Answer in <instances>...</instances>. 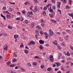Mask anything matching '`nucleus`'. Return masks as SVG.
<instances>
[{
    "label": "nucleus",
    "instance_id": "f257e3e1",
    "mask_svg": "<svg viewBox=\"0 0 73 73\" xmlns=\"http://www.w3.org/2000/svg\"><path fill=\"white\" fill-rule=\"evenodd\" d=\"M49 36L50 37L51 36H52L53 35V32L52 31L51 29H50L49 30Z\"/></svg>",
    "mask_w": 73,
    "mask_h": 73
},
{
    "label": "nucleus",
    "instance_id": "f03ea898",
    "mask_svg": "<svg viewBox=\"0 0 73 73\" xmlns=\"http://www.w3.org/2000/svg\"><path fill=\"white\" fill-rule=\"evenodd\" d=\"M35 42L33 41H31L29 43H28L29 45H35Z\"/></svg>",
    "mask_w": 73,
    "mask_h": 73
},
{
    "label": "nucleus",
    "instance_id": "7ed1b4c3",
    "mask_svg": "<svg viewBox=\"0 0 73 73\" xmlns=\"http://www.w3.org/2000/svg\"><path fill=\"white\" fill-rule=\"evenodd\" d=\"M3 49L5 50H8V46L6 44L3 47Z\"/></svg>",
    "mask_w": 73,
    "mask_h": 73
},
{
    "label": "nucleus",
    "instance_id": "20e7f679",
    "mask_svg": "<svg viewBox=\"0 0 73 73\" xmlns=\"http://www.w3.org/2000/svg\"><path fill=\"white\" fill-rule=\"evenodd\" d=\"M39 42L40 44H43L44 43V40H40Z\"/></svg>",
    "mask_w": 73,
    "mask_h": 73
},
{
    "label": "nucleus",
    "instance_id": "39448f33",
    "mask_svg": "<svg viewBox=\"0 0 73 73\" xmlns=\"http://www.w3.org/2000/svg\"><path fill=\"white\" fill-rule=\"evenodd\" d=\"M64 54H65V55L68 56H70V54H69V52H67V53L66 54V52L65 51H64Z\"/></svg>",
    "mask_w": 73,
    "mask_h": 73
},
{
    "label": "nucleus",
    "instance_id": "423d86ee",
    "mask_svg": "<svg viewBox=\"0 0 73 73\" xmlns=\"http://www.w3.org/2000/svg\"><path fill=\"white\" fill-rule=\"evenodd\" d=\"M35 25V23H32L31 24V28H33L34 26Z\"/></svg>",
    "mask_w": 73,
    "mask_h": 73
},
{
    "label": "nucleus",
    "instance_id": "0eeeda50",
    "mask_svg": "<svg viewBox=\"0 0 73 73\" xmlns=\"http://www.w3.org/2000/svg\"><path fill=\"white\" fill-rule=\"evenodd\" d=\"M27 66H29V67H31L32 65H31V64L30 62H28L27 64Z\"/></svg>",
    "mask_w": 73,
    "mask_h": 73
},
{
    "label": "nucleus",
    "instance_id": "6e6552de",
    "mask_svg": "<svg viewBox=\"0 0 73 73\" xmlns=\"http://www.w3.org/2000/svg\"><path fill=\"white\" fill-rule=\"evenodd\" d=\"M36 28H38V30L41 31L42 29V28L41 27H39V26H38L36 27Z\"/></svg>",
    "mask_w": 73,
    "mask_h": 73
},
{
    "label": "nucleus",
    "instance_id": "1a4fd4ad",
    "mask_svg": "<svg viewBox=\"0 0 73 73\" xmlns=\"http://www.w3.org/2000/svg\"><path fill=\"white\" fill-rule=\"evenodd\" d=\"M6 17L7 19H10L11 18V16L8 15H7L6 16Z\"/></svg>",
    "mask_w": 73,
    "mask_h": 73
},
{
    "label": "nucleus",
    "instance_id": "9d476101",
    "mask_svg": "<svg viewBox=\"0 0 73 73\" xmlns=\"http://www.w3.org/2000/svg\"><path fill=\"white\" fill-rule=\"evenodd\" d=\"M57 3L58 4V8L59 9V8H60V5H61V2H58Z\"/></svg>",
    "mask_w": 73,
    "mask_h": 73
},
{
    "label": "nucleus",
    "instance_id": "9b49d317",
    "mask_svg": "<svg viewBox=\"0 0 73 73\" xmlns=\"http://www.w3.org/2000/svg\"><path fill=\"white\" fill-rule=\"evenodd\" d=\"M55 64H56L57 67H58V66L61 65V64H60V63L59 62H56L55 63Z\"/></svg>",
    "mask_w": 73,
    "mask_h": 73
},
{
    "label": "nucleus",
    "instance_id": "f8f14e48",
    "mask_svg": "<svg viewBox=\"0 0 73 73\" xmlns=\"http://www.w3.org/2000/svg\"><path fill=\"white\" fill-rule=\"evenodd\" d=\"M52 42L53 44H54V45H57V41L56 40H55V41H53Z\"/></svg>",
    "mask_w": 73,
    "mask_h": 73
},
{
    "label": "nucleus",
    "instance_id": "ddd939ff",
    "mask_svg": "<svg viewBox=\"0 0 73 73\" xmlns=\"http://www.w3.org/2000/svg\"><path fill=\"white\" fill-rule=\"evenodd\" d=\"M24 52L25 54H28V52H29L28 50H24Z\"/></svg>",
    "mask_w": 73,
    "mask_h": 73
},
{
    "label": "nucleus",
    "instance_id": "4468645a",
    "mask_svg": "<svg viewBox=\"0 0 73 73\" xmlns=\"http://www.w3.org/2000/svg\"><path fill=\"white\" fill-rule=\"evenodd\" d=\"M57 48H58L59 50H61V46H60L59 45H57Z\"/></svg>",
    "mask_w": 73,
    "mask_h": 73
},
{
    "label": "nucleus",
    "instance_id": "2eb2a0df",
    "mask_svg": "<svg viewBox=\"0 0 73 73\" xmlns=\"http://www.w3.org/2000/svg\"><path fill=\"white\" fill-rule=\"evenodd\" d=\"M11 61H8L7 62V65H11Z\"/></svg>",
    "mask_w": 73,
    "mask_h": 73
},
{
    "label": "nucleus",
    "instance_id": "dca6fc26",
    "mask_svg": "<svg viewBox=\"0 0 73 73\" xmlns=\"http://www.w3.org/2000/svg\"><path fill=\"white\" fill-rule=\"evenodd\" d=\"M50 61L52 62H54V58H51L50 59Z\"/></svg>",
    "mask_w": 73,
    "mask_h": 73
},
{
    "label": "nucleus",
    "instance_id": "f3484780",
    "mask_svg": "<svg viewBox=\"0 0 73 73\" xmlns=\"http://www.w3.org/2000/svg\"><path fill=\"white\" fill-rule=\"evenodd\" d=\"M68 15L69 16H70L72 17L73 16V13H68Z\"/></svg>",
    "mask_w": 73,
    "mask_h": 73
},
{
    "label": "nucleus",
    "instance_id": "a211bd4d",
    "mask_svg": "<svg viewBox=\"0 0 73 73\" xmlns=\"http://www.w3.org/2000/svg\"><path fill=\"white\" fill-rule=\"evenodd\" d=\"M66 9H70V8H71V7H70L68 6V5H66Z\"/></svg>",
    "mask_w": 73,
    "mask_h": 73
},
{
    "label": "nucleus",
    "instance_id": "6ab92c4d",
    "mask_svg": "<svg viewBox=\"0 0 73 73\" xmlns=\"http://www.w3.org/2000/svg\"><path fill=\"white\" fill-rule=\"evenodd\" d=\"M24 23H25V24H27L28 23V21L27 20H26V21H25L24 22Z\"/></svg>",
    "mask_w": 73,
    "mask_h": 73
},
{
    "label": "nucleus",
    "instance_id": "aec40b11",
    "mask_svg": "<svg viewBox=\"0 0 73 73\" xmlns=\"http://www.w3.org/2000/svg\"><path fill=\"white\" fill-rule=\"evenodd\" d=\"M2 35H3V36H7V34H6L5 33H2Z\"/></svg>",
    "mask_w": 73,
    "mask_h": 73
},
{
    "label": "nucleus",
    "instance_id": "412c9836",
    "mask_svg": "<svg viewBox=\"0 0 73 73\" xmlns=\"http://www.w3.org/2000/svg\"><path fill=\"white\" fill-rule=\"evenodd\" d=\"M3 13H8V14H10V13H9L8 11H3Z\"/></svg>",
    "mask_w": 73,
    "mask_h": 73
},
{
    "label": "nucleus",
    "instance_id": "4be33fe9",
    "mask_svg": "<svg viewBox=\"0 0 73 73\" xmlns=\"http://www.w3.org/2000/svg\"><path fill=\"white\" fill-rule=\"evenodd\" d=\"M69 4L70 5H72L71 3H72V0H69Z\"/></svg>",
    "mask_w": 73,
    "mask_h": 73
},
{
    "label": "nucleus",
    "instance_id": "5701e85b",
    "mask_svg": "<svg viewBox=\"0 0 73 73\" xmlns=\"http://www.w3.org/2000/svg\"><path fill=\"white\" fill-rule=\"evenodd\" d=\"M52 3L53 4H55L56 3V0H52Z\"/></svg>",
    "mask_w": 73,
    "mask_h": 73
},
{
    "label": "nucleus",
    "instance_id": "b1692460",
    "mask_svg": "<svg viewBox=\"0 0 73 73\" xmlns=\"http://www.w3.org/2000/svg\"><path fill=\"white\" fill-rule=\"evenodd\" d=\"M15 38H17L19 37V36L17 35H14Z\"/></svg>",
    "mask_w": 73,
    "mask_h": 73
},
{
    "label": "nucleus",
    "instance_id": "393cba45",
    "mask_svg": "<svg viewBox=\"0 0 73 73\" xmlns=\"http://www.w3.org/2000/svg\"><path fill=\"white\" fill-rule=\"evenodd\" d=\"M7 27L9 29H12V27H11V26L10 25L8 26Z\"/></svg>",
    "mask_w": 73,
    "mask_h": 73
},
{
    "label": "nucleus",
    "instance_id": "a878e982",
    "mask_svg": "<svg viewBox=\"0 0 73 73\" xmlns=\"http://www.w3.org/2000/svg\"><path fill=\"white\" fill-rule=\"evenodd\" d=\"M9 12H11L13 11V9H12V8H10L9 9Z\"/></svg>",
    "mask_w": 73,
    "mask_h": 73
},
{
    "label": "nucleus",
    "instance_id": "bb28decb",
    "mask_svg": "<svg viewBox=\"0 0 73 73\" xmlns=\"http://www.w3.org/2000/svg\"><path fill=\"white\" fill-rule=\"evenodd\" d=\"M35 10L36 11V12H37L38 11V10H37V7L36 6L35 7Z\"/></svg>",
    "mask_w": 73,
    "mask_h": 73
},
{
    "label": "nucleus",
    "instance_id": "cd10ccee",
    "mask_svg": "<svg viewBox=\"0 0 73 73\" xmlns=\"http://www.w3.org/2000/svg\"><path fill=\"white\" fill-rule=\"evenodd\" d=\"M40 49H43L44 48H43L42 46L40 45Z\"/></svg>",
    "mask_w": 73,
    "mask_h": 73
},
{
    "label": "nucleus",
    "instance_id": "c85d7f7f",
    "mask_svg": "<svg viewBox=\"0 0 73 73\" xmlns=\"http://www.w3.org/2000/svg\"><path fill=\"white\" fill-rule=\"evenodd\" d=\"M17 61V60H16V59L15 58H14L13 60V62H16Z\"/></svg>",
    "mask_w": 73,
    "mask_h": 73
},
{
    "label": "nucleus",
    "instance_id": "c756f323",
    "mask_svg": "<svg viewBox=\"0 0 73 73\" xmlns=\"http://www.w3.org/2000/svg\"><path fill=\"white\" fill-rule=\"evenodd\" d=\"M33 65H36L37 64V62H34L33 64Z\"/></svg>",
    "mask_w": 73,
    "mask_h": 73
},
{
    "label": "nucleus",
    "instance_id": "7c9ffc66",
    "mask_svg": "<svg viewBox=\"0 0 73 73\" xmlns=\"http://www.w3.org/2000/svg\"><path fill=\"white\" fill-rule=\"evenodd\" d=\"M22 13H23V14H25V13H26V12L25 11L23 10L22 11Z\"/></svg>",
    "mask_w": 73,
    "mask_h": 73
},
{
    "label": "nucleus",
    "instance_id": "2f4dec72",
    "mask_svg": "<svg viewBox=\"0 0 73 73\" xmlns=\"http://www.w3.org/2000/svg\"><path fill=\"white\" fill-rule=\"evenodd\" d=\"M23 46L24 45L23 44V43H21V44L20 45V48H22V47H23Z\"/></svg>",
    "mask_w": 73,
    "mask_h": 73
},
{
    "label": "nucleus",
    "instance_id": "473e14b6",
    "mask_svg": "<svg viewBox=\"0 0 73 73\" xmlns=\"http://www.w3.org/2000/svg\"><path fill=\"white\" fill-rule=\"evenodd\" d=\"M21 19V18L20 17H17L16 18V20H19Z\"/></svg>",
    "mask_w": 73,
    "mask_h": 73
},
{
    "label": "nucleus",
    "instance_id": "72a5a7b5",
    "mask_svg": "<svg viewBox=\"0 0 73 73\" xmlns=\"http://www.w3.org/2000/svg\"><path fill=\"white\" fill-rule=\"evenodd\" d=\"M43 15H44V16H46V12L45 11H44L42 13Z\"/></svg>",
    "mask_w": 73,
    "mask_h": 73
},
{
    "label": "nucleus",
    "instance_id": "f704fd0d",
    "mask_svg": "<svg viewBox=\"0 0 73 73\" xmlns=\"http://www.w3.org/2000/svg\"><path fill=\"white\" fill-rule=\"evenodd\" d=\"M29 3L28 1L26 2L25 3V5H27L28 4H29Z\"/></svg>",
    "mask_w": 73,
    "mask_h": 73
},
{
    "label": "nucleus",
    "instance_id": "c9c22d12",
    "mask_svg": "<svg viewBox=\"0 0 73 73\" xmlns=\"http://www.w3.org/2000/svg\"><path fill=\"white\" fill-rule=\"evenodd\" d=\"M49 57H50V58H53V55H50V56Z\"/></svg>",
    "mask_w": 73,
    "mask_h": 73
},
{
    "label": "nucleus",
    "instance_id": "e433bc0d",
    "mask_svg": "<svg viewBox=\"0 0 73 73\" xmlns=\"http://www.w3.org/2000/svg\"><path fill=\"white\" fill-rule=\"evenodd\" d=\"M66 32H68V33H69V32H70V30L67 29Z\"/></svg>",
    "mask_w": 73,
    "mask_h": 73
},
{
    "label": "nucleus",
    "instance_id": "4c0bfd02",
    "mask_svg": "<svg viewBox=\"0 0 73 73\" xmlns=\"http://www.w3.org/2000/svg\"><path fill=\"white\" fill-rule=\"evenodd\" d=\"M47 70L48 71H50V70H51V68H48L47 69Z\"/></svg>",
    "mask_w": 73,
    "mask_h": 73
},
{
    "label": "nucleus",
    "instance_id": "58836bf2",
    "mask_svg": "<svg viewBox=\"0 0 73 73\" xmlns=\"http://www.w3.org/2000/svg\"><path fill=\"white\" fill-rule=\"evenodd\" d=\"M40 33L41 35H43L44 33V32H43V31H40Z\"/></svg>",
    "mask_w": 73,
    "mask_h": 73
},
{
    "label": "nucleus",
    "instance_id": "ea45409f",
    "mask_svg": "<svg viewBox=\"0 0 73 73\" xmlns=\"http://www.w3.org/2000/svg\"><path fill=\"white\" fill-rule=\"evenodd\" d=\"M15 66V65H14V64H12L10 65V66L11 67H13V66Z\"/></svg>",
    "mask_w": 73,
    "mask_h": 73
},
{
    "label": "nucleus",
    "instance_id": "a19ab883",
    "mask_svg": "<svg viewBox=\"0 0 73 73\" xmlns=\"http://www.w3.org/2000/svg\"><path fill=\"white\" fill-rule=\"evenodd\" d=\"M57 10L58 12H60V14L61 15V10H59V9H58Z\"/></svg>",
    "mask_w": 73,
    "mask_h": 73
},
{
    "label": "nucleus",
    "instance_id": "79ce46f5",
    "mask_svg": "<svg viewBox=\"0 0 73 73\" xmlns=\"http://www.w3.org/2000/svg\"><path fill=\"white\" fill-rule=\"evenodd\" d=\"M40 68H44V65H41Z\"/></svg>",
    "mask_w": 73,
    "mask_h": 73
},
{
    "label": "nucleus",
    "instance_id": "37998d69",
    "mask_svg": "<svg viewBox=\"0 0 73 73\" xmlns=\"http://www.w3.org/2000/svg\"><path fill=\"white\" fill-rule=\"evenodd\" d=\"M50 17L51 18H52L53 17V14H51L50 15Z\"/></svg>",
    "mask_w": 73,
    "mask_h": 73
},
{
    "label": "nucleus",
    "instance_id": "c03bdc74",
    "mask_svg": "<svg viewBox=\"0 0 73 73\" xmlns=\"http://www.w3.org/2000/svg\"><path fill=\"white\" fill-rule=\"evenodd\" d=\"M17 14H18L19 15H21V13L20 12H18L17 13Z\"/></svg>",
    "mask_w": 73,
    "mask_h": 73
},
{
    "label": "nucleus",
    "instance_id": "a18cd8bd",
    "mask_svg": "<svg viewBox=\"0 0 73 73\" xmlns=\"http://www.w3.org/2000/svg\"><path fill=\"white\" fill-rule=\"evenodd\" d=\"M40 21H41L40 22H41V23H44V21H43V20L42 19H41Z\"/></svg>",
    "mask_w": 73,
    "mask_h": 73
},
{
    "label": "nucleus",
    "instance_id": "49530a36",
    "mask_svg": "<svg viewBox=\"0 0 73 73\" xmlns=\"http://www.w3.org/2000/svg\"><path fill=\"white\" fill-rule=\"evenodd\" d=\"M47 9V8L46 7H44L43 8V10H44L45 11V10H46Z\"/></svg>",
    "mask_w": 73,
    "mask_h": 73
},
{
    "label": "nucleus",
    "instance_id": "de8ad7c7",
    "mask_svg": "<svg viewBox=\"0 0 73 73\" xmlns=\"http://www.w3.org/2000/svg\"><path fill=\"white\" fill-rule=\"evenodd\" d=\"M70 47L71 50H73V48L71 46H70Z\"/></svg>",
    "mask_w": 73,
    "mask_h": 73
},
{
    "label": "nucleus",
    "instance_id": "09e8293b",
    "mask_svg": "<svg viewBox=\"0 0 73 73\" xmlns=\"http://www.w3.org/2000/svg\"><path fill=\"white\" fill-rule=\"evenodd\" d=\"M63 3L64 4H66V0H64Z\"/></svg>",
    "mask_w": 73,
    "mask_h": 73
},
{
    "label": "nucleus",
    "instance_id": "8fccbe9b",
    "mask_svg": "<svg viewBox=\"0 0 73 73\" xmlns=\"http://www.w3.org/2000/svg\"><path fill=\"white\" fill-rule=\"evenodd\" d=\"M70 68V67H69V66H66V69H69Z\"/></svg>",
    "mask_w": 73,
    "mask_h": 73
},
{
    "label": "nucleus",
    "instance_id": "3c124183",
    "mask_svg": "<svg viewBox=\"0 0 73 73\" xmlns=\"http://www.w3.org/2000/svg\"><path fill=\"white\" fill-rule=\"evenodd\" d=\"M65 58V56H63L61 57V59H64Z\"/></svg>",
    "mask_w": 73,
    "mask_h": 73
},
{
    "label": "nucleus",
    "instance_id": "603ef678",
    "mask_svg": "<svg viewBox=\"0 0 73 73\" xmlns=\"http://www.w3.org/2000/svg\"><path fill=\"white\" fill-rule=\"evenodd\" d=\"M42 26V27H44V26H45V25L43 24H41Z\"/></svg>",
    "mask_w": 73,
    "mask_h": 73
},
{
    "label": "nucleus",
    "instance_id": "864d4df0",
    "mask_svg": "<svg viewBox=\"0 0 73 73\" xmlns=\"http://www.w3.org/2000/svg\"><path fill=\"white\" fill-rule=\"evenodd\" d=\"M29 13L28 14H27L28 15H31V12H28L27 13V14Z\"/></svg>",
    "mask_w": 73,
    "mask_h": 73
},
{
    "label": "nucleus",
    "instance_id": "5fc2aeb1",
    "mask_svg": "<svg viewBox=\"0 0 73 73\" xmlns=\"http://www.w3.org/2000/svg\"><path fill=\"white\" fill-rule=\"evenodd\" d=\"M60 40L61 41H63V39L61 38V37H60Z\"/></svg>",
    "mask_w": 73,
    "mask_h": 73
},
{
    "label": "nucleus",
    "instance_id": "6e6d98bb",
    "mask_svg": "<svg viewBox=\"0 0 73 73\" xmlns=\"http://www.w3.org/2000/svg\"><path fill=\"white\" fill-rule=\"evenodd\" d=\"M52 9H55L56 8H55V7H54V6H52Z\"/></svg>",
    "mask_w": 73,
    "mask_h": 73
},
{
    "label": "nucleus",
    "instance_id": "4d7b16f0",
    "mask_svg": "<svg viewBox=\"0 0 73 73\" xmlns=\"http://www.w3.org/2000/svg\"><path fill=\"white\" fill-rule=\"evenodd\" d=\"M58 68H55V69H54V70L55 71H57V70H58Z\"/></svg>",
    "mask_w": 73,
    "mask_h": 73
},
{
    "label": "nucleus",
    "instance_id": "13d9d810",
    "mask_svg": "<svg viewBox=\"0 0 73 73\" xmlns=\"http://www.w3.org/2000/svg\"><path fill=\"white\" fill-rule=\"evenodd\" d=\"M62 46H65V44L64 43H62Z\"/></svg>",
    "mask_w": 73,
    "mask_h": 73
},
{
    "label": "nucleus",
    "instance_id": "bf43d9fd",
    "mask_svg": "<svg viewBox=\"0 0 73 73\" xmlns=\"http://www.w3.org/2000/svg\"><path fill=\"white\" fill-rule=\"evenodd\" d=\"M21 69L23 72H24L25 71V69H24V68H21Z\"/></svg>",
    "mask_w": 73,
    "mask_h": 73
},
{
    "label": "nucleus",
    "instance_id": "052dcab7",
    "mask_svg": "<svg viewBox=\"0 0 73 73\" xmlns=\"http://www.w3.org/2000/svg\"><path fill=\"white\" fill-rule=\"evenodd\" d=\"M25 49H29V48L27 47V46H25Z\"/></svg>",
    "mask_w": 73,
    "mask_h": 73
},
{
    "label": "nucleus",
    "instance_id": "680f3d73",
    "mask_svg": "<svg viewBox=\"0 0 73 73\" xmlns=\"http://www.w3.org/2000/svg\"><path fill=\"white\" fill-rule=\"evenodd\" d=\"M35 37L36 38V39H37V35H36L35 36Z\"/></svg>",
    "mask_w": 73,
    "mask_h": 73
},
{
    "label": "nucleus",
    "instance_id": "e2e57ef3",
    "mask_svg": "<svg viewBox=\"0 0 73 73\" xmlns=\"http://www.w3.org/2000/svg\"><path fill=\"white\" fill-rule=\"evenodd\" d=\"M11 72L10 73H14L15 72L14 71H13L12 70H11Z\"/></svg>",
    "mask_w": 73,
    "mask_h": 73
},
{
    "label": "nucleus",
    "instance_id": "0e129e2a",
    "mask_svg": "<svg viewBox=\"0 0 73 73\" xmlns=\"http://www.w3.org/2000/svg\"><path fill=\"white\" fill-rule=\"evenodd\" d=\"M61 62H62L63 63H64L65 62V60H62L61 61Z\"/></svg>",
    "mask_w": 73,
    "mask_h": 73
},
{
    "label": "nucleus",
    "instance_id": "69168bd1",
    "mask_svg": "<svg viewBox=\"0 0 73 73\" xmlns=\"http://www.w3.org/2000/svg\"><path fill=\"white\" fill-rule=\"evenodd\" d=\"M3 9H4V10H5L6 9V7H4L3 8Z\"/></svg>",
    "mask_w": 73,
    "mask_h": 73
},
{
    "label": "nucleus",
    "instance_id": "338daca9",
    "mask_svg": "<svg viewBox=\"0 0 73 73\" xmlns=\"http://www.w3.org/2000/svg\"><path fill=\"white\" fill-rule=\"evenodd\" d=\"M50 12H53V10L52 9H50Z\"/></svg>",
    "mask_w": 73,
    "mask_h": 73
},
{
    "label": "nucleus",
    "instance_id": "774afa93",
    "mask_svg": "<svg viewBox=\"0 0 73 73\" xmlns=\"http://www.w3.org/2000/svg\"><path fill=\"white\" fill-rule=\"evenodd\" d=\"M49 5H50V4H48V5H46V7H49Z\"/></svg>",
    "mask_w": 73,
    "mask_h": 73
}]
</instances>
